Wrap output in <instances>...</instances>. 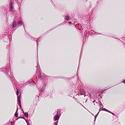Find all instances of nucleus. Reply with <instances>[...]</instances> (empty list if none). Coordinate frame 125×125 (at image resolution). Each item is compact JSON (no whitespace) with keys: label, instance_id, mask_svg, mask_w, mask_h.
Here are the masks:
<instances>
[{"label":"nucleus","instance_id":"f257e3e1","mask_svg":"<svg viewBox=\"0 0 125 125\" xmlns=\"http://www.w3.org/2000/svg\"><path fill=\"white\" fill-rule=\"evenodd\" d=\"M61 110L60 109H58L57 111L53 114H55V115L53 117L54 121H56L54 123V125H57L61 115Z\"/></svg>","mask_w":125,"mask_h":125},{"label":"nucleus","instance_id":"f03ea898","mask_svg":"<svg viewBox=\"0 0 125 125\" xmlns=\"http://www.w3.org/2000/svg\"><path fill=\"white\" fill-rule=\"evenodd\" d=\"M23 23L21 19H17L16 20H14L12 24V28L17 27L23 24Z\"/></svg>","mask_w":125,"mask_h":125},{"label":"nucleus","instance_id":"7ed1b4c3","mask_svg":"<svg viewBox=\"0 0 125 125\" xmlns=\"http://www.w3.org/2000/svg\"><path fill=\"white\" fill-rule=\"evenodd\" d=\"M1 39H3V40L4 42H6L8 41L9 40V38L8 35H6L5 34H3L0 35Z\"/></svg>","mask_w":125,"mask_h":125},{"label":"nucleus","instance_id":"20e7f679","mask_svg":"<svg viewBox=\"0 0 125 125\" xmlns=\"http://www.w3.org/2000/svg\"><path fill=\"white\" fill-rule=\"evenodd\" d=\"M9 12H10L11 11H12L13 9V6L12 3L11 2H10L9 4Z\"/></svg>","mask_w":125,"mask_h":125},{"label":"nucleus","instance_id":"39448f33","mask_svg":"<svg viewBox=\"0 0 125 125\" xmlns=\"http://www.w3.org/2000/svg\"><path fill=\"white\" fill-rule=\"evenodd\" d=\"M71 16L68 15H66L65 17V20L67 21L70 20Z\"/></svg>","mask_w":125,"mask_h":125},{"label":"nucleus","instance_id":"423d86ee","mask_svg":"<svg viewBox=\"0 0 125 125\" xmlns=\"http://www.w3.org/2000/svg\"><path fill=\"white\" fill-rule=\"evenodd\" d=\"M38 77L41 80H42V79L43 80V77H42V74L41 73H39L38 75Z\"/></svg>","mask_w":125,"mask_h":125},{"label":"nucleus","instance_id":"0eeeda50","mask_svg":"<svg viewBox=\"0 0 125 125\" xmlns=\"http://www.w3.org/2000/svg\"><path fill=\"white\" fill-rule=\"evenodd\" d=\"M18 118H21L23 119H24L25 120V121H26V123H27V125H29V123L28 122V120H26L25 118L24 117H22V116H20V117H18Z\"/></svg>","mask_w":125,"mask_h":125},{"label":"nucleus","instance_id":"6e6552de","mask_svg":"<svg viewBox=\"0 0 125 125\" xmlns=\"http://www.w3.org/2000/svg\"><path fill=\"white\" fill-rule=\"evenodd\" d=\"M47 84V82H43L42 87L43 88H45V87Z\"/></svg>","mask_w":125,"mask_h":125},{"label":"nucleus","instance_id":"1a4fd4ad","mask_svg":"<svg viewBox=\"0 0 125 125\" xmlns=\"http://www.w3.org/2000/svg\"><path fill=\"white\" fill-rule=\"evenodd\" d=\"M18 107H17V109L16 112L14 114V116L16 117H18V114L17 113V111H18Z\"/></svg>","mask_w":125,"mask_h":125},{"label":"nucleus","instance_id":"9d476101","mask_svg":"<svg viewBox=\"0 0 125 125\" xmlns=\"http://www.w3.org/2000/svg\"><path fill=\"white\" fill-rule=\"evenodd\" d=\"M29 114V116L30 117H31L32 115H33V111H31V112H30L31 113H30L29 112H28Z\"/></svg>","mask_w":125,"mask_h":125},{"label":"nucleus","instance_id":"9b49d317","mask_svg":"<svg viewBox=\"0 0 125 125\" xmlns=\"http://www.w3.org/2000/svg\"><path fill=\"white\" fill-rule=\"evenodd\" d=\"M24 113V115L26 116L27 118L28 117L29 115L28 114V113L27 112H25L23 113Z\"/></svg>","mask_w":125,"mask_h":125},{"label":"nucleus","instance_id":"f8f14e48","mask_svg":"<svg viewBox=\"0 0 125 125\" xmlns=\"http://www.w3.org/2000/svg\"><path fill=\"white\" fill-rule=\"evenodd\" d=\"M45 88H43L42 87L41 89L40 92L41 93H44V89Z\"/></svg>","mask_w":125,"mask_h":125},{"label":"nucleus","instance_id":"ddd939ff","mask_svg":"<svg viewBox=\"0 0 125 125\" xmlns=\"http://www.w3.org/2000/svg\"><path fill=\"white\" fill-rule=\"evenodd\" d=\"M102 98V97L101 94H99L98 95L97 98L98 100H100Z\"/></svg>","mask_w":125,"mask_h":125},{"label":"nucleus","instance_id":"4468645a","mask_svg":"<svg viewBox=\"0 0 125 125\" xmlns=\"http://www.w3.org/2000/svg\"><path fill=\"white\" fill-rule=\"evenodd\" d=\"M3 70L5 73H7L8 71H9V69L7 68H5Z\"/></svg>","mask_w":125,"mask_h":125},{"label":"nucleus","instance_id":"2eb2a0df","mask_svg":"<svg viewBox=\"0 0 125 125\" xmlns=\"http://www.w3.org/2000/svg\"><path fill=\"white\" fill-rule=\"evenodd\" d=\"M21 94H20L19 95L17 96V99H20L21 98Z\"/></svg>","mask_w":125,"mask_h":125},{"label":"nucleus","instance_id":"dca6fc26","mask_svg":"<svg viewBox=\"0 0 125 125\" xmlns=\"http://www.w3.org/2000/svg\"><path fill=\"white\" fill-rule=\"evenodd\" d=\"M17 101L18 102V104H21V100H20V99H17Z\"/></svg>","mask_w":125,"mask_h":125},{"label":"nucleus","instance_id":"f3484780","mask_svg":"<svg viewBox=\"0 0 125 125\" xmlns=\"http://www.w3.org/2000/svg\"><path fill=\"white\" fill-rule=\"evenodd\" d=\"M19 90L17 89V90L16 92V94L17 95V96L19 94Z\"/></svg>","mask_w":125,"mask_h":125},{"label":"nucleus","instance_id":"a211bd4d","mask_svg":"<svg viewBox=\"0 0 125 125\" xmlns=\"http://www.w3.org/2000/svg\"><path fill=\"white\" fill-rule=\"evenodd\" d=\"M98 103L99 104V105H102V104L101 103V102L100 100H99L98 101Z\"/></svg>","mask_w":125,"mask_h":125},{"label":"nucleus","instance_id":"6ab92c4d","mask_svg":"<svg viewBox=\"0 0 125 125\" xmlns=\"http://www.w3.org/2000/svg\"><path fill=\"white\" fill-rule=\"evenodd\" d=\"M97 116L96 115V116H94V125L95 124V122L96 119V118Z\"/></svg>","mask_w":125,"mask_h":125},{"label":"nucleus","instance_id":"aec40b11","mask_svg":"<svg viewBox=\"0 0 125 125\" xmlns=\"http://www.w3.org/2000/svg\"><path fill=\"white\" fill-rule=\"evenodd\" d=\"M40 95V94L37 95L36 96V98L37 99L38 98H39V96Z\"/></svg>","mask_w":125,"mask_h":125},{"label":"nucleus","instance_id":"412c9836","mask_svg":"<svg viewBox=\"0 0 125 125\" xmlns=\"http://www.w3.org/2000/svg\"><path fill=\"white\" fill-rule=\"evenodd\" d=\"M46 77H49L50 78H52L53 77H54L52 76H47Z\"/></svg>","mask_w":125,"mask_h":125},{"label":"nucleus","instance_id":"4be33fe9","mask_svg":"<svg viewBox=\"0 0 125 125\" xmlns=\"http://www.w3.org/2000/svg\"><path fill=\"white\" fill-rule=\"evenodd\" d=\"M36 42L37 43V48L38 47V45L39 44V43H38V42H37V40H36Z\"/></svg>","mask_w":125,"mask_h":125},{"label":"nucleus","instance_id":"5701e85b","mask_svg":"<svg viewBox=\"0 0 125 125\" xmlns=\"http://www.w3.org/2000/svg\"><path fill=\"white\" fill-rule=\"evenodd\" d=\"M11 12H11L12 14L14 15V14H15V12L14 11L12 10V11Z\"/></svg>","mask_w":125,"mask_h":125},{"label":"nucleus","instance_id":"b1692460","mask_svg":"<svg viewBox=\"0 0 125 125\" xmlns=\"http://www.w3.org/2000/svg\"><path fill=\"white\" fill-rule=\"evenodd\" d=\"M8 74L10 76L11 74V73L10 72H9V71H8Z\"/></svg>","mask_w":125,"mask_h":125},{"label":"nucleus","instance_id":"393cba45","mask_svg":"<svg viewBox=\"0 0 125 125\" xmlns=\"http://www.w3.org/2000/svg\"><path fill=\"white\" fill-rule=\"evenodd\" d=\"M84 35H84V36H85L83 38V41H84V39H85V37H86V36H85V33H84Z\"/></svg>","mask_w":125,"mask_h":125},{"label":"nucleus","instance_id":"a878e982","mask_svg":"<svg viewBox=\"0 0 125 125\" xmlns=\"http://www.w3.org/2000/svg\"><path fill=\"white\" fill-rule=\"evenodd\" d=\"M103 109H102V111H106V110H107V109L105 108H102Z\"/></svg>","mask_w":125,"mask_h":125},{"label":"nucleus","instance_id":"bb28decb","mask_svg":"<svg viewBox=\"0 0 125 125\" xmlns=\"http://www.w3.org/2000/svg\"><path fill=\"white\" fill-rule=\"evenodd\" d=\"M99 106L101 108H103L104 107L103 105H99Z\"/></svg>","mask_w":125,"mask_h":125},{"label":"nucleus","instance_id":"cd10ccee","mask_svg":"<svg viewBox=\"0 0 125 125\" xmlns=\"http://www.w3.org/2000/svg\"><path fill=\"white\" fill-rule=\"evenodd\" d=\"M18 105H19V106L20 108L21 109H22V107H21V104H18Z\"/></svg>","mask_w":125,"mask_h":125},{"label":"nucleus","instance_id":"c85d7f7f","mask_svg":"<svg viewBox=\"0 0 125 125\" xmlns=\"http://www.w3.org/2000/svg\"><path fill=\"white\" fill-rule=\"evenodd\" d=\"M106 112H109V113H111V112L110 111H109V110H107V109L106 110Z\"/></svg>","mask_w":125,"mask_h":125},{"label":"nucleus","instance_id":"c756f323","mask_svg":"<svg viewBox=\"0 0 125 125\" xmlns=\"http://www.w3.org/2000/svg\"><path fill=\"white\" fill-rule=\"evenodd\" d=\"M82 93H83V94H84L86 93V92L85 91L83 90V92H82Z\"/></svg>","mask_w":125,"mask_h":125},{"label":"nucleus","instance_id":"7c9ffc66","mask_svg":"<svg viewBox=\"0 0 125 125\" xmlns=\"http://www.w3.org/2000/svg\"><path fill=\"white\" fill-rule=\"evenodd\" d=\"M123 82L124 84H125V79L121 83Z\"/></svg>","mask_w":125,"mask_h":125},{"label":"nucleus","instance_id":"2f4dec72","mask_svg":"<svg viewBox=\"0 0 125 125\" xmlns=\"http://www.w3.org/2000/svg\"><path fill=\"white\" fill-rule=\"evenodd\" d=\"M110 113L111 114H112L113 115H114L115 116H116V115L113 113L111 112V113Z\"/></svg>","mask_w":125,"mask_h":125},{"label":"nucleus","instance_id":"473e14b6","mask_svg":"<svg viewBox=\"0 0 125 125\" xmlns=\"http://www.w3.org/2000/svg\"><path fill=\"white\" fill-rule=\"evenodd\" d=\"M101 108H100L99 109V112H100V111H102V109H101Z\"/></svg>","mask_w":125,"mask_h":125},{"label":"nucleus","instance_id":"72a5a7b5","mask_svg":"<svg viewBox=\"0 0 125 125\" xmlns=\"http://www.w3.org/2000/svg\"><path fill=\"white\" fill-rule=\"evenodd\" d=\"M21 109V111H23V113H24V111L23 109H22H22Z\"/></svg>","mask_w":125,"mask_h":125},{"label":"nucleus","instance_id":"f704fd0d","mask_svg":"<svg viewBox=\"0 0 125 125\" xmlns=\"http://www.w3.org/2000/svg\"><path fill=\"white\" fill-rule=\"evenodd\" d=\"M79 103L84 108H85V107L83 106L82 104L81 103Z\"/></svg>","mask_w":125,"mask_h":125},{"label":"nucleus","instance_id":"c9c22d12","mask_svg":"<svg viewBox=\"0 0 125 125\" xmlns=\"http://www.w3.org/2000/svg\"><path fill=\"white\" fill-rule=\"evenodd\" d=\"M99 112L98 113H97V114H96V115H97V116L98 115L99 113Z\"/></svg>","mask_w":125,"mask_h":125},{"label":"nucleus","instance_id":"e433bc0d","mask_svg":"<svg viewBox=\"0 0 125 125\" xmlns=\"http://www.w3.org/2000/svg\"><path fill=\"white\" fill-rule=\"evenodd\" d=\"M68 23L70 24H71L72 23V22L71 21H69Z\"/></svg>","mask_w":125,"mask_h":125},{"label":"nucleus","instance_id":"4c0bfd02","mask_svg":"<svg viewBox=\"0 0 125 125\" xmlns=\"http://www.w3.org/2000/svg\"><path fill=\"white\" fill-rule=\"evenodd\" d=\"M79 65H80V62H79V65H78V69H79Z\"/></svg>","mask_w":125,"mask_h":125},{"label":"nucleus","instance_id":"58836bf2","mask_svg":"<svg viewBox=\"0 0 125 125\" xmlns=\"http://www.w3.org/2000/svg\"><path fill=\"white\" fill-rule=\"evenodd\" d=\"M95 100H94V101H93V103H94V102H95Z\"/></svg>","mask_w":125,"mask_h":125},{"label":"nucleus","instance_id":"ea45409f","mask_svg":"<svg viewBox=\"0 0 125 125\" xmlns=\"http://www.w3.org/2000/svg\"><path fill=\"white\" fill-rule=\"evenodd\" d=\"M63 23H61V24H59V25H63Z\"/></svg>","mask_w":125,"mask_h":125},{"label":"nucleus","instance_id":"a19ab883","mask_svg":"<svg viewBox=\"0 0 125 125\" xmlns=\"http://www.w3.org/2000/svg\"><path fill=\"white\" fill-rule=\"evenodd\" d=\"M18 0V2L19 3H20V1L19 0Z\"/></svg>","mask_w":125,"mask_h":125},{"label":"nucleus","instance_id":"79ce46f5","mask_svg":"<svg viewBox=\"0 0 125 125\" xmlns=\"http://www.w3.org/2000/svg\"><path fill=\"white\" fill-rule=\"evenodd\" d=\"M20 118H18H18H17L16 119V120H17L19 119Z\"/></svg>","mask_w":125,"mask_h":125},{"label":"nucleus","instance_id":"37998d69","mask_svg":"<svg viewBox=\"0 0 125 125\" xmlns=\"http://www.w3.org/2000/svg\"><path fill=\"white\" fill-rule=\"evenodd\" d=\"M75 99H76L77 100V101L78 100L77 99H76V98H75Z\"/></svg>","mask_w":125,"mask_h":125},{"label":"nucleus","instance_id":"c03bdc74","mask_svg":"<svg viewBox=\"0 0 125 125\" xmlns=\"http://www.w3.org/2000/svg\"><path fill=\"white\" fill-rule=\"evenodd\" d=\"M53 28L52 29H50V30H53Z\"/></svg>","mask_w":125,"mask_h":125},{"label":"nucleus","instance_id":"a18cd8bd","mask_svg":"<svg viewBox=\"0 0 125 125\" xmlns=\"http://www.w3.org/2000/svg\"><path fill=\"white\" fill-rule=\"evenodd\" d=\"M105 90H104V91L103 92H102V93H104V92L105 91Z\"/></svg>","mask_w":125,"mask_h":125},{"label":"nucleus","instance_id":"49530a36","mask_svg":"<svg viewBox=\"0 0 125 125\" xmlns=\"http://www.w3.org/2000/svg\"><path fill=\"white\" fill-rule=\"evenodd\" d=\"M87 99H86V101H85V102H86L87 101Z\"/></svg>","mask_w":125,"mask_h":125},{"label":"nucleus","instance_id":"de8ad7c7","mask_svg":"<svg viewBox=\"0 0 125 125\" xmlns=\"http://www.w3.org/2000/svg\"><path fill=\"white\" fill-rule=\"evenodd\" d=\"M32 82H33V83H34V82L33 81H32Z\"/></svg>","mask_w":125,"mask_h":125},{"label":"nucleus","instance_id":"09e8293b","mask_svg":"<svg viewBox=\"0 0 125 125\" xmlns=\"http://www.w3.org/2000/svg\"><path fill=\"white\" fill-rule=\"evenodd\" d=\"M84 96L85 97L86 96V95L85 94V95H84Z\"/></svg>","mask_w":125,"mask_h":125},{"label":"nucleus","instance_id":"8fccbe9b","mask_svg":"<svg viewBox=\"0 0 125 125\" xmlns=\"http://www.w3.org/2000/svg\"><path fill=\"white\" fill-rule=\"evenodd\" d=\"M96 103L97 104L98 103V102H96Z\"/></svg>","mask_w":125,"mask_h":125},{"label":"nucleus","instance_id":"3c124183","mask_svg":"<svg viewBox=\"0 0 125 125\" xmlns=\"http://www.w3.org/2000/svg\"><path fill=\"white\" fill-rule=\"evenodd\" d=\"M40 39V38H39L37 39L38 40H39Z\"/></svg>","mask_w":125,"mask_h":125},{"label":"nucleus","instance_id":"603ef678","mask_svg":"<svg viewBox=\"0 0 125 125\" xmlns=\"http://www.w3.org/2000/svg\"><path fill=\"white\" fill-rule=\"evenodd\" d=\"M92 114V115H93V116H94V115L93 114Z\"/></svg>","mask_w":125,"mask_h":125},{"label":"nucleus","instance_id":"864d4df0","mask_svg":"<svg viewBox=\"0 0 125 125\" xmlns=\"http://www.w3.org/2000/svg\"><path fill=\"white\" fill-rule=\"evenodd\" d=\"M90 97H91V95H90Z\"/></svg>","mask_w":125,"mask_h":125},{"label":"nucleus","instance_id":"5fc2aeb1","mask_svg":"<svg viewBox=\"0 0 125 125\" xmlns=\"http://www.w3.org/2000/svg\"><path fill=\"white\" fill-rule=\"evenodd\" d=\"M36 78L37 79V77L36 76Z\"/></svg>","mask_w":125,"mask_h":125},{"label":"nucleus","instance_id":"6e6d98bb","mask_svg":"<svg viewBox=\"0 0 125 125\" xmlns=\"http://www.w3.org/2000/svg\"><path fill=\"white\" fill-rule=\"evenodd\" d=\"M21 85H23L24 84H21Z\"/></svg>","mask_w":125,"mask_h":125},{"label":"nucleus","instance_id":"4d7b16f0","mask_svg":"<svg viewBox=\"0 0 125 125\" xmlns=\"http://www.w3.org/2000/svg\"><path fill=\"white\" fill-rule=\"evenodd\" d=\"M6 15H7V12L6 13Z\"/></svg>","mask_w":125,"mask_h":125},{"label":"nucleus","instance_id":"13d9d810","mask_svg":"<svg viewBox=\"0 0 125 125\" xmlns=\"http://www.w3.org/2000/svg\"><path fill=\"white\" fill-rule=\"evenodd\" d=\"M16 12H15V14H16Z\"/></svg>","mask_w":125,"mask_h":125},{"label":"nucleus","instance_id":"bf43d9fd","mask_svg":"<svg viewBox=\"0 0 125 125\" xmlns=\"http://www.w3.org/2000/svg\"><path fill=\"white\" fill-rule=\"evenodd\" d=\"M95 94V95H96V94Z\"/></svg>","mask_w":125,"mask_h":125},{"label":"nucleus","instance_id":"052dcab7","mask_svg":"<svg viewBox=\"0 0 125 125\" xmlns=\"http://www.w3.org/2000/svg\"><path fill=\"white\" fill-rule=\"evenodd\" d=\"M20 19H21V17H20Z\"/></svg>","mask_w":125,"mask_h":125},{"label":"nucleus","instance_id":"680f3d73","mask_svg":"<svg viewBox=\"0 0 125 125\" xmlns=\"http://www.w3.org/2000/svg\"><path fill=\"white\" fill-rule=\"evenodd\" d=\"M33 38V39H35V38Z\"/></svg>","mask_w":125,"mask_h":125},{"label":"nucleus","instance_id":"e2e57ef3","mask_svg":"<svg viewBox=\"0 0 125 125\" xmlns=\"http://www.w3.org/2000/svg\"><path fill=\"white\" fill-rule=\"evenodd\" d=\"M21 0V1H22V0Z\"/></svg>","mask_w":125,"mask_h":125},{"label":"nucleus","instance_id":"0e129e2a","mask_svg":"<svg viewBox=\"0 0 125 125\" xmlns=\"http://www.w3.org/2000/svg\"><path fill=\"white\" fill-rule=\"evenodd\" d=\"M48 31H47V32H48Z\"/></svg>","mask_w":125,"mask_h":125},{"label":"nucleus","instance_id":"69168bd1","mask_svg":"<svg viewBox=\"0 0 125 125\" xmlns=\"http://www.w3.org/2000/svg\"><path fill=\"white\" fill-rule=\"evenodd\" d=\"M94 104V105H95V104Z\"/></svg>","mask_w":125,"mask_h":125}]
</instances>
